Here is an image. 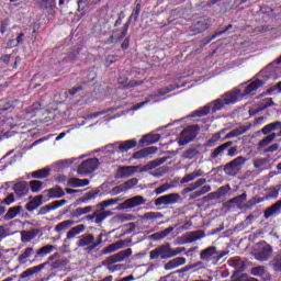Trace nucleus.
<instances>
[{
	"mask_svg": "<svg viewBox=\"0 0 281 281\" xmlns=\"http://www.w3.org/2000/svg\"><path fill=\"white\" fill-rule=\"evenodd\" d=\"M239 100L240 90H234L225 93L222 98L216 99L210 105L204 106L202 110L198 111L196 114L199 117H202V115H207V113H210V110L213 111V113H216V111H221V109L229 104H236V102H238Z\"/></svg>",
	"mask_w": 281,
	"mask_h": 281,
	"instance_id": "f257e3e1",
	"label": "nucleus"
},
{
	"mask_svg": "<svg viewBox=\"0 0 281 281\" xmlns=\"http://www.w3.org/2000/svg\"><path fill=\"white\" fill-rule=\"evenodd\" d=\"M153 168H155L153 162H149L144 167L123 166L117 169L116 177H119V179H128V177H133L134 172H148V170H153Z\"/></svg>",
	"mask_w": 281,
	"mask_h": 281,
	"instance_id": "f03ea898",
	"label": "nucleus"
},
{
	"mask_svg": "<svg viewBox=\"0 0 281 281\" xmlns=\"http://www.w3.org/2000/svg\"><path fill=\"white\" fill-rule=\"evenodd\" d=\"M77 247L83 249L86 254H92L98 248L95 236L91 233L82 234L77 241Z\"/></svg>",
	"mask_w": 281,
	"mask_h": 281,
	"instance_id": "7ed1b4c3",
	"label": "nucleus"
},
{
	"mask_svg": "<svg viewBox=\"0 0 281 281\" xmlns=\"http://www.w3.org/2000/svg\"><path fill=\"white\" fill-rule=\"evenodd\" d=\"M265 85V80L262 79H254L251 81H248L246 83L241 85V89H237V91H240L239 100L243 98V95H256V92L260 87Z\"/></svg>",
	"mask_w": 281,
	"mask_h": 281,
	"instance_id": "20e7f679",
	"label": "nucleus"
},
{
	"mask_svg": "<svg viewBox=\"0 0 281 281\" xmlns=\"http://www.w3.org/2000/svg\"><path fill=\"white\" fill-rule=\"evenodd\" d=\"M247 158L238 156L231 162L226 164V166L224 167V172H226V175H231V177H234L238 175V171L243 168V166H245V164H247Z\"/></svg>",
	"mask_w": 281,
	"mask_h": 281,
	"instance_id": "39448f33",
	"label": "nucleus"
},
{
	"mask_svg": "<svg viewBox=\"0 0 281 281\" xmlns=\"http://www.w3.org/2000/svg\"><path fill=\"white\" fill-rule=\"evenodd\" d=\"M99 166L100 160L98 158H89L79 165L77 172L78 175H91V172H95V170H98Z\"/></svg>",
	"mask_w": 281,
	"mask_h": 281,
	"instance_id": "423d86ee",
	"label": "nucleus"
},
{
	"mask_svg": "<svg viewBox=\"0 0 281 281\" xmlns=\"http://www.w3.org/2000/svg\"><path fill=\"white\" fill-rule=\"evenodd\" d=\"M167 260L170 258V243L156 247L149 252V260Z\"/></svg>",
	"mask_w": 281,
	"mask_h": 281,
	"instance_id": "0eeeda50",
	"label": "nucleus"
},
{
	"mask_svg": "<svg viewBox=\"0 0 281 281\" xmlns=\"http://www.w3.org/2000/svg\"><path fill=\"white\" fill-rule=\"evenodd\" d=\"M131 256H133V249L127 248L108 257L102 265L103 267H111V265H115V262H124V260H126V258H131Z\"/></svg>",
	"mask_w": 281,
	"mask_h": 281,
	"instance_id": "6e6552de",
	"label": "nucleus"
},
{
	"mask_svg": "<svg viewBox=\"0 0 281 281\" xmlns=\"http://www.w3.org/2000/svg\"><path fill=\"white\" fill-rule=\"evenodd\" d=\"M131 256H133V249L127 248L108 257L102 265L103 267H111V265H115V262H124V260H126V258H131Z\"/></svg>",
	"mask_w": 281,
	"mask_h": 281,
	"instance_id": "1a4fd4ad",
	"label": "nucleus"
},
{
	"mask_svg": "<svg viewBox=\"0 0 281 281\" xmlns=\"http://www.w3.org/2000/svg\"><path fill=\"white\" fill-rule=\"evenodd\" d=\"M273 254V249L271 245L267 244L266 241H261L258 244L257 252H255L256 260L260 262H267L271 258Z\"/></svg>",
	"mask_w": 281,
	"mask_h": 281,
	"instance_id": "9d476101",
	"label": "nucleus"
},
{
	"mask_svg": "<svg viewBox=\"0 0 281 281\" xmlns=\"http://www.w3.org/2000/svg\"><path fill=\"white\" fill-rule=\"evenodd\" d=\"M196 135H199V126L191 125V126L184 128L180 133L181 146H186V144H190V142H192V139H194V137H196Z\"/></svg>",
	"mask_w": 281,
	"mask_h": 281,
	"instance_id": "9b49d317",
	"label": "nucleus"
},
{
	"mask_svg": "<svg viewBox=\"0 0 281 281\" xmlns=\"http://www.w3.org/2000/svg\"><path fill=\"white\" fill-rule=\"evenodd\" d=\"M274 65H281V56L260 71L258 78H265V80H278V75H276L277 70L276 68L273 69Z\"/></svg>",
	"mask_w": 281,
	"mask_h": 281,
	"instance_id": "f8f14e48",
	"label": "nucleus"
},
{
	"mask_svg": "<svg viewBox=\"0 0 281 281\" xmlns=\"http://www.w3.org/2000/svg\"><path fill=\"white\" fill-rule=\"evenodd\" d=\"M137 146V140L130 139L124 142H116L114 144H110L109 147L113 148L115 153H128L132 148H135Z\"/></svg>",
	"mask_w": 281,
	"mask_h": 281,
	"instance_id": "ddd939ff",
	"label": "nucleus"
},
{
	"mask_svg": "<svg viewBox=\"0 0 281 281\" xmlns=\"http://www.w3.org/2000/svg\"><path fill=\"white\" fill-rule=\"evenodd\" d=\"M170 91H172V88H164L157 93L150 94L145 101L134 105L133 111H139L142 106H146L149 102H157V98H161L162 95H166V93H170Z\"/></svg>",
	"mask_w": 281,
	"mask_h": 281,
	"instance_id": "4468645a",
	"label": "nucleus"
},
{
	"mask_svg": "<svg viewBox=\"0 0 281 281\" xmlns=\"http://www.w3.org/2000/svg\"><path fill=\"white\" fill-rule=\"evenodd\" d=\"M146 203V199L142 195H135L125 200L123 203L120 204L121 210H131L133 207H139V205H144Z\"/></svg>",
	"mask_w": 281,
	"mask_h": 281,
	"instance_id": "2eb2a0df",
	"label": "nucleus"
},
{
	"mask_svg": "<svg viewBox=\"0 0 281 281\" xmlns=\"http://www.w3.org/2000/svg\"><path fill=\"white\" fill-rule=\"evenodd\" d=\"M217 255L218 249L216 246H209L207 248L201 250L200 260H203V262H215Z\"/></svg>",
	"mask_w": 281,
	"mask_h": 281,
	"instance_id": "dca6fc26",
	"label": "nucleus"
},
{
	"mask_svg": "<svg viewBox=\"0 0 281 281\" xmlns=\"http://www.w3.org/2000/svg\"><path fill=\"white\" fill-rule=\"evenodd\" d=\"M179 199H181L179 193L161 195L156 199L155 205H175V203H179Z\"/></svg>",
	"mask_w": 281,
	"mask_h": 281,
	"instance_id": "f3484780",
	"label": "nucleus"
},
{
	"mask_svg": "<svg viewBox=\"0 0 281 281\" xmlns=\"http://www.w3.org/2000/svg\"><path fill=\"white\" fill-rule=\"evenodd\" d=\"M132 240L131 239H125V240H119L116 243H113L109 245L108 247L103 248L102 254L104 256L109 254H113L120 249H124L125 247H128L131 245Z\"/></svg>",
	"mask_w": 281,
	"mask_h": 281,
	"instance_id": "a211bd4d",
	"label": "nucleus"
},
{
	"mask_svg": "<svg viewBox=\"0 0 281 281\" xmlns=\"http://www.w3.org/2000/svg\"><path fill=\"white\" fill-rule=\"evenodd\" d=\"M205 238V232L203 231H193L182 235L183 243H196Z\"/></svg>",
	"mask_w": 281,
	"mask_h": 281,
	"instance_id": "6ab92c4d",
	"label": "nucleus"
},
{
	"mask_svg": "<svg viewBox=\"0 0 281 281\" xmlns=\"http://www.w3.org/2000/svg\"><path fill=\"white\" fill-rule=\"evenodd\" d=\"M234 145V142L228 140L222 145H220L217 148H215L212 154H211V158L212 159H218V157H223V155H225V150H227V148H231V146Z\"/></svg>",
	"mask_w": 281,
	"mask_h": 281,
	"instance_id": "aec40b11",
	"label": "nucleus"
},
{
	"mask_svg": "<svg viewBox=\"0 0 281 281\" xmlns=\"http://www.w3.org/2000/svg\"><path fill=\"white\" fill-rule=\"evenodd\" d=\"M278 135L276 133H271L270 135L266 136L263 139H261L257 146V149L260 150V153H265L269 148V144H271Z\"/></svg>",
	"mask_w": 281,
	"mask_h": 281,
	"instance_id": "412c9836",
	"label": "nucleus"
},
{
	"mask_svg": "<svg viewBox=\"0 0 281 281\" xmlns=\"http://www.w3.org/2000/svg\"><path fill=\"white\" fill-rule=\"evenodd\" d=\"M186 257H177L165 265V270L172 271V269L182 267V265H186Z\"/></svg>",
	"mask_w": 281,
	"mask_h": 281,
	"instance_id": "4be33fe9",
	"label": "nucleus"
},
{
	"mask_svg": "<svg viewBox=\"0 0 281 281\" xmlns=\"http://www.w3.org/2000/svg\"><path fill=\"white\" fill-rule=\"evenodd\" d=\"M155 153H157V147L143 148L133 154V159H144L149 155H155Z\"/></svg>",
	"mask_w": 281,
	"mask_h": 281,
	"instance_id": "5701e85b",
	"label": "nucleus"
},
{
	"mask_svg": "<svg viewBox=\"0 0 281 281\" xmlns=\"http://www.w3.org/2000/svg\"><path fill=\"white\" fill-rule=\"evenodd\" d=\"M87 229V226L85 224H79L77 226H74L70 231L67 232L66 238L67 240H74L76 236H80L82 232Z\"/></svg>",
	"mask_w": 281,
	"mask_h": 281,
	"instance_id": "b1692460",
	"label": "nucleus"
},
{
	"mask_svg": "<svg viewBox=\"0 0 281 281\" xmlns=\"http://www.w3.org/2000/svg\"><path fill=\"white\" fill-rule=\"evenodd\" d=\"M41 205H43V195H36L29 203H26L25 207L27 212H34V210H38Z\"/></svg>",
	"mask_w": 281,
	"mask_h": 281,
	"instance_id": "393cba45",
	"label": "nucleus"
},
{
	"mask_svg": "<svg viewBox=\"0 0 281 281\" xmlns=\"http://www.w3.org/2000/svg\"><path fill=\"white\" fill-rule=\"evenodd\" d=\"M203 175H205L203 169H195L193 172L186 175L180 180V183H190V181H194V179H199V177H203Z\"/></svg>",
	"mask_w": 281,
	"mask_h": 281,
	"instance_id": "a878e982",
	"label": "nucleus"
},
{
	"mask_svg": "<svg viewBox=\"0 0 281 281\" xmlns=\"http://www.w3.org/2000/svg\"><path fill=\"white\" fill-rule=\"evenodd\" d=\"M34 256V247H26L22 254L19 255L18 257V262L20 265H25L30 258Z\"/></svg>",
	"mask_w": 281,
	"mask_h": 281,
	"instance_id": "bb28decb",
	"label": "nucleus"
},
{
	"mask_svg": "<svg viewBox=\"0 0 281 281\" xmlns=\"http://www.w3.org/2000/svg\"><path fill=\"white\" fill-rule=\"evenodd\" d=\"M210 27V20L205 18H200L194 24L193 30L198 33L205 32Z\"/></svg>",
	"mask_w": 281,
	"mask_h": 281,
	"instance_id": "cd10ccee",
	"label": "nucleus"
},
{
	"mask_svg": "<svg viewBox=\"0 0 281 281\" xmlns=\"http://www.w3.org/2000/svg\"><path fill=\"white\" fill-rule=\"evenodd\" d=\"M13 190L18 196H25L30 192V186H27V182H18L14 184Z\"/></svg>",
	"mask_w": 281,
	"mask_h": 281,
	"instance_id": "c85d7f7f",
	"label": "nucleus"
},
{
	"mask_svg": "<svg viewBox=\"0 0 281 281\" xmlns=\"http://www.w3.org/2000/svg\"><path fill=\"white\" fill-rule=\"evenodd\" d=\"M228 265L236 269L239 273L245 271V261L240 257H233L228 260Z\"/></svg>",
	"mask_w": 281,
	"mask_h": 281,
	"instance_id": "c756f323",
	"label": "nucleus"
},
{
	"mask_svg": "<svg viewBox=\"0 0 281 281\" xmlns=\"http://www.w3.org/2000/svg\"><path fill=\"white\" fill-rule=\"evenodd\" d=\"M42 269H45V265L43 263L40 266L29 268L20 274V278H22V280H25V278H30L31 276H34V273H38Z\"/></svg>",
	"mask_w": 281,
	"mask_h": 281,
	"instance_id": "7c9ffc66",
	"label": "nucleus"
},
{
	"mask_svg": "<svg viewBox=\"0 0 281 281\" xmlns=\"http://www.w3.org/2000/svg\"><path fill=\"white\" fill-rule=\"evenodd\" d=\"M36 236H38V231H36V229L23 231L21 233V240L23 243H30V241L34 240V238H36Z\"/></svg>",
	"mask_w": 281,
	"mask_h": 281,
	"instance_id": "2f4dec72",
	"label": "nucleus"
},
{
	"mask_svg": "<svg viewBox=\"0 0 281 281\" xmlns=\"http://www.w3.org/2000/svg\"><path fill=\"white\" fill-rule=\"evenodd\" d=\"M109 216H113V212H111V211H104V210L95 211V220H94V223H97V225H100V223H102L103 221H105L106 218H109Z\"/></svg>",
	"mask_w": 281,
	"mask_h": 281,
	"instance_id": "473e14b6",
	"label": "nucleus"
},
{
	"mask_svg": "<svg viewBox=\"0 0 281 281\" xmlns=\"http://www.w3.org/2000/svg\"><path fill=\"white\" fill-rule=\"evenodd\" d=\"M68 186L70 188H85V186H89V179L70 178Z\"/></svg>",
	"mask_w": 281,
	"mask_h": 281,
	"instance_id": "72a5a7b5",
	"label": "nucleus"
},
{
	"mask_svg": "<svg viewBox=\"0 0 281 281\" xmlns=\"http://www.w3.org/2000/svg\"><path fill=\"white\" fill-rule=\"evenodd\" d=\"M72 225H76V221L74 220H66L61 223H58L55 226V232H57V234H60V232H65L67 229H69V227H72Z\"/></svg>",
	"mask_w": 281,
	"mask_h": 281,
	"instance_id": "f704fd0d",
	"label": "nucleus"
},
{
	"mask_svg": "<svg viewBox=\"0 0 281 281\" xmlns=\"http://www.w3.org/2000/svg\"><path fill=\"white\" fill-rule=\"evenodd\" d=\"M21 210H23V206L21 205L9 209V211L4 215V221H12V218H16V216L21 214Z\"/></svg>",
	"mask_w": 281,
	"mask_h": 281,
	"instance_id": "c9c22d12",
	"label": "nucleus"
},
{
	"mask_svg": "<svg viewBox=\"0 0 281 281\" xmlns=\"http://www.w3.org/2000/svg\"><path fill=\"white\" fill-rule=\"evenodd\" d=\"M269 164V158H254L252 159V166L256 168V170H260L262 172L265 170V167Z\"/></svg>",
	"mask_w": 281,
	"mask_h": 281,
	"instance_id": "e433bc0d",
	"label": "nucleus"
},
{
	"mask_svg": "<svg viewBox=\"0 0 281 281\" xmlns=\"http://www.w3.org/2000/svg\"><path fill=\"white\" fill-rule=\"evenodd\" d=\"M281 211V201L274 203L272 206L268 207L265 212V218H271L273 214H278Z\"/></svg>",
	"mask_w": 281,
	"mask_h": 281,
	"instance_id": "4c0bfd02",
	"label": "nucleus"
},
{
	"mask_svg": "<svg viewBox=\"0 0 281 281\" xmlns=\"http://www.w3.org/2000/svg\"><path fill=\"white\" fill-rule=\"evenodd\" d=\"M247 131H248L247 127L240 126L236 130L231 131L228 134H226L224 139H232L234 137H239V135H245V133H247Z\"/></svg>",
	"mask_w": 281,
	"mask_h": 281,
	"instance_id": "58836bf2",
	"label": "nucleus"
},
{
	"mask_svg": "<svg viewBox=\"0 0 281 281\" xmlns=\"http://www.w3.org/2000/svg\"><path fill=\"white\" fill-rule=\"evenodd\" d=\"M160 139L159 134H147L145 136H143V138L140 139L142 144H146V146H150V144H157V142Z\"/></svg>",
	"mask_w": 281,
	"mask_h": 281,
	"instance_id": "ea45409f",
	"label": "nucleus"
},
{
	"mask_svg": "<svg viewBox=\"0 0 281 281\" xmlns=\"http://www.w3.org/2000/svg\"><path fill=\"white\" fill-rule=\"evenodd\" d=\"M65 194V191H63V188L60 187H54L48 190V196L49 199H60Z\"/></svg>",
	"mask_w": 281,
	"mask_h": 281,
	"instance_id": "a19ab883",
	"label": "nucleus"
},
{
	"mask_svg": "<svg viewBox=\"0 0 281 281\" xmlns=\"http://www.w3.org/2000/svg\"><path fill=\"white\" fill-rule=\"evenodd\" d=\"M49 172L50 170L48 168H43V169L33 171L32 177L34 179H47V177H49Z\"/></svg>",
	"mask_w": 281,
	"mask_h": 281,
	"instance_id": "79ce46f5",
	"label": "nucleus"
},
{
	"mask_svg": "<svg viewBox=\"0 0 281 281\" xmlns=\"http://www.w3.org/2000/svg\"><path fill=\"white\" fill-rule=\"evenodd\" d=\"M54 249H56V246L54 245H46V246H43L42 248H40L37 251H36V256L35 258H38V256H47V254H52V251H54Z\"/></svg>",
	"mask_w": 281,
	"mask_h": 281,
	"instance_id": "37998d69",
	"label": "nucleus"
},
{
	"mask_svg": "<svg viewBox=\"0 0 281 281\" xmlns=\"http://www.w3.org/2000/svg\"><path fill=\"white\" fill-rule=\"evenodd\" d=\"M126 34H128V23L124 25L120 35L117 33L112 34L110 43H113V41H122V38H124Z\"/></svg>",
	"mask_w": 281,
	"mask_h": 281,
	"instance_id": "c03bdc74",
	"label": "nucleus"
},
{
	"mask_svg": "<svg viewBox=\"0 0 281 281\" xmlns=\"http://www.w3.org/2000/svg\"><path fill=\"white\" fill-rule=\"evenodd\" d=\"M120 201H122L121 198L105 200L99 203V207H102V210H104V207H111V205H116V203H120Z\"/></svg>",
	"mask_w": 281,
	"mask_h": 281,
	"instance_id": "a18cd8bd",
	"label": "nucleus"
},
{
	"mask_svg": "<svg viewBox=\"0 0 281 281\" xmlns=\"http://www.w3.org/2000/svg\"><path fill=\"white\" fill-rule=\"evenodd\" d=\"M199 150L196 148H189L182 154L183 159H194L198 157Z\"/></svg>",
	"mask_w": 281,
	"mask_h": 281,
	"instance_id": "49530a36",
	"label": "nucleus"
},
{
	"mask_svg": "<svg viewBox=\"0 0 281 281\" xmlns=\"http://www.w3.org/2000/svg\"><path fill=\"white\" fill-rule=\"evenodd\" d=\"M93 206H85V207H78L75 210L74 216L79 218V216H83V214H89V212H92Z\"/></svg>",
	"mask_w": 281,
	"mask_h": 281,
	"instance_id": "de8ad7c7",
	"label": "nucleus"
},
{
	"mask_svg": "<svg viewBox=\"0 0 281 281\" xmlns=\"http://www.w3.org/2000/svg\"><path fill=\"white\" fill-rule=\"evenodd\" d=\"M271 267L273 271L281 272V254L277 255L272 261Z\"/></svg>",
	"mask_w": 281,
	"mask_h": 281,
	"instance_id": "09e8293b",
	"label": "nucleus"
},
{
	"mask_svg": "<svg viewBox=\"0 0 281 281\" xmlns=\"http://www.w3.org/2000/svg\"><path fill=\"white\" fill-rule=\"evenodd\" d=\"M139 183V180L137 178H132L123 183V188L125 189V192H128V190L135 188Z\"/></svg>",
	"mask_w": 281,
	"mask_h": 281,
	"instance_id": "8fccbe9b",
	"label": "nucleus"
},
{
	"mask_svg": "<svg viewBox=\"0 0 281 281\" xmlns=\"http://www.w3.org/2000/svg\"><path fill=\"white\" fill-rule=\"evenodd\" d=\"M30 188L32 192H41V190H43V182H41L40 180H32L30 182Z\"/></svg>",
	"mask_w": 281,
	"mask_h": 281,
	"instance_id": "3c124183",
	"label": "nucleus"
},
{
	"mask_svg": "<svg viewBox=\"0 0 281 281\" xmlns=\"http://www.w3.org/2000/svg\"><path fill=\"white\" fill-rule=\"evenodd\" d=\"M272 131H278V126H277V123H276V122L270 123V124H268V125H266V126H263V127L261 128V133H262L263 135H269V133H271Z\"/></svg>",
	"mask_w": 281,
	"mask_h": 281,
	"instance_id": "603ef678",
	"label": "nucleus"
},
{
	"mask_svg": "<svg viewBox=\"0 0 281 281\" xmlns=\"http://www.w3.org/2000/svg\"><path fill=\"white\" fill-rule=\"evenodd\" d=\"M247 201V193H241L238 196H235L231 200V202L235 203V205H243Z\"/></svg>",
	"mask_w": 281,
	"mask_h": 281,
	"instance_id": "864d4df0",
	"label": "nucleus"
},
{
	"mask_svg": "<svg viewBox=\"0 0 281 281\" xmlns=\"http://www.w3.org/2000/svg\"><path fill=\"white\" fill-rule=\"evenodd\" d=\"M269 106H273V100H271V98L263 99L259 105V111H265V109H269Z\"/></svg>",
	"mask_w": 281,
	"mask_h": 281,
	"instance_id": "5fc2aeb1",
	"label": "nucleus"
},
{
	"mask_svg": "<svg viewBox=\"0 0 281 281\" xmlns=\"http://www.w3.org/2000/svg\"><path fill=\"white\" fill-rule=\"evenodd\" d=\"M170 188H172L171 184H168V183L161 184L160 187L155 189V194H164V192H168Z\"/></svg>",
	"mask_w": 281,
	"mask_h": 281,
	"instance_id": "6e6d98bb",
	"label": "nucleus"
},
{
	"mask_svg": "<svg viewBox=\"0 0 281 281\" xmlns=\"http://www.w3.org/2000/svg\"><path fill=\"white\" fill-rule=\"evenodd\" d=\"M212 191V187L210 184H206L204 187L201 188V190L195 191L194 195L195 196H203V194H207V192Z\"/></svg>",
	"mask_w": 281,
	"mask_h": 281,
	"instance_id": "4d7b16f0",
	"label": "nucleus"
},
{
	"mask_svg": "<svg viewBox=\"0 0 281 281\" xmlns=\"http://www.w3.org/2000/svg\"><path fill=\"white\" fill-rule=\"evenodd\" d=\"M183 251H186V247H180V248H172V246H170V258H175V256H179V254H183Z\"/></svg>",
	"mask_w": 281,
	"mask_h": 281,
	"instance_id": "13d9d810",
	"label": "nucleus"
},
{
	"mask_svg": "<svg viewBox=\"0 0 281 281\" xmlns=\"http://www.w3.org/2000/svg\"><path fill=\"white\" fill-rule=\"evenodd\" d=\"M122 192H126V189H124V184L116 186L112 189L113 196H115L117 194H122Z\"/></svg>",
	"mask_w": 281,
	"mask_h": 281,
	"instance_id": "bf43d9fd",
	"label": "nucleus"
},
{
	"mask_svg": "<svg viewBox=\"0 0 281 281\" xmlns=\"http://www.w3.org/2000/svg\"><path fill=\"white\" fill-rule=\"evenodd\" d=\"M251 274L252 276H265V267L259 266V267L252 268Z\"/></svg>",
	"mask_w": 281,
	"mask_h": 281,
	"instance_id": "052dcab7",
	"label": "nucleus"
},
{
	"mask_svg": "<svg viewBox=\"0 0 281 281\" xmlns=\"http://www.w3.org/2000/svg\"><path fill=\"white\" fill-rule=\"evenodd\" d=\"M229 190H232L229 186H223L217 190V194L218 196H225Z\"/></svg>",
	"mask_w": 281,
	"mask_h": 281,
	"instance_id": "680f3d73",
	"label": "nucleus"
},
{
	"mask_svg": "<svg viewBox=\"0 0 281 281\" xmlns=\"http://www.w3.org/2000/svg\"><path fill=\"white\" fill-rule=\"evenodd\" d=\"M142 12V4H136L135 11L132 13L131 19H134V21H137L139 19V13Z\"/></svg>",
	"mask_w": 281,
	"mask_h": 281,
	"instance_id": "e2e57ef3",
	"label": "nucleus"
},
{
	"mask_svg": "<svg viewBox=\"0 0 281 281\" xmlns=\"http://www.w3.org/2000/svg\"><path fill=\"white\" fill-rule=\"evenodd\" d=\"M74 164V159H65L57 162V166L60 168H67V166H71Z\"/></svg>",
	"mask_w": 281,
	"mask_h": 281,
	"instance_id": "0e129e2a",
	"label": "nucleus"
},
{
	"mask_svg": "<svg viewBox=\"0 0 281 281\" xmlns=\"http://www.w3.org/2000/svg\"><path fill=\"white\" fill-rule=\"evenodd\" d=\"M2 203L4 205H12V203H14V194L10 193L3 201Z\"/></svg>",
	"mask_w": 281,
	"mask_h": 281,
	"instance_id": "69168bd1",
	"label": "nucleus"
},
{
	"mask_svg": "<svg viewBox=\"0 0 281 281\" xmlns=\"http://www.w3.org/2000/svg\"><path fill=\"white\" fill-rule=\"evenodd\" d=\"M42 5H44V8H54L56 0H42Z\"/></svg>",
	"mask_w": 281,
	"mask_h": 281,
	"instance_id": "338daca9",
	"label": "nucleus"
},
{
	"mask_svg": "<svg viewBox=\"0 0 281 281\" xmlns=\"http://www.w3.org/2000/svg\"><path fill=\"white\" fill-rule=\"evenodd\" d=\"M278 148H280V144L274 143V144L268 146V148L265 149V153H276V150H278Z\"/></svg>",
	"mask_w": 281,
	"mask_h": 281,
	"instance_id": "774afa93",
	"label": "nucleus"
}]
</instances>
